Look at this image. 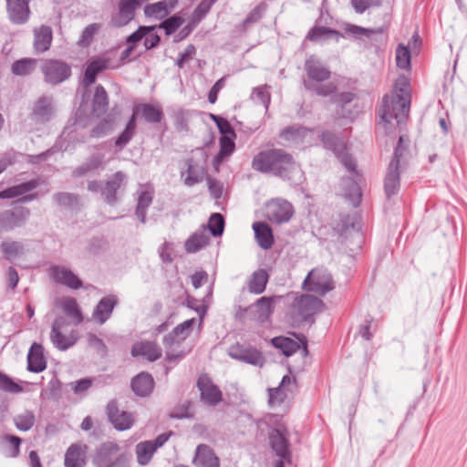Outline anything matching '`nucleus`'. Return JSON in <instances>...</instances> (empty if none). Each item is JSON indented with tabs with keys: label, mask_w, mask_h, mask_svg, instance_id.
<instances>
[{
	"label": "nucleus",
	"mask_w": 467,
	"mask_h": 467,
	"mask_svg": "<svg viewBox=\"0 0 467 467\" xmlns=\"http://www.w3.org/2000/svg\"><path fill=\"white\" fill-rule=\"evenodd\" d=\"M393 92L392 96H384L379 115L386 123L395 119L400 125L409 117L411 100L410 79L406 76H400L394 83Z\"/></svg>",
	"instance_id": "obj_1"
},
{
	"label": "nucleus",
	"mask_w": 467,
	"mask_h": 467,
	"mask_svg": "<svg viewBox=\"0 0 467 467\" xmlns=\"http://www.w3.org/2000/svg\"><path fill=\"white\" fill-rule=\"evenodd\" d=\"M321 140L325 147L331 150L347 171L352 174V177L343 179V183L346 188L345 195L351 199L353 202L359 203L361 200V192L358 179L360 175L356 169V161L347 152L344 141L334 132L329 130L322 132Z\"/></svg>",
	"instance_id": "obj_2"
},
{
	"label": "nucleus",
	"mask_w": 467,
	"mask_h": 467,
	"mask_svg": "<svg viewBox=\"0 0 467 467\" xmlns=\"http://www.w3.org/2000/svg\"><path fill=\"white\" fill-rule=\"evenodd\" d=\"M252 168L262 173H269L283 180H290L297 163L292 154L284 149H269L258 152L252 161Z\"/></svg>",
	"instance_id": "obj_3"
},
{
	"label": "nucleus",
	"mask_w": 467,
	"mask_h": 467,
	"mask_svg": "<svg viewBox=\"0 0 467 467\" xmlns=\"http://www.w3.org/2000/svg\"><path fill=\"white\" fill-rule=\"evenodd\" d=\"M304 69L306 78H304L303 85L309 92L327 98L337 90L335 83H324L330 78L331 71L316 56H310L305 61Z\"/></svg>",
	"instance_id": "obj_4"
},
{
	"label": "nucleus",
	"mask_w": 467,
	"mask_h": 467,
	"mask_svg": "<svg viewBox=\"0 0 467 467\" xmlns=\"http://www.w3.org/2000/svg\"><path fill=\"white\" fill-rule=\"evenodd\" d=\"M382 33L383 29L380 27L366 28L353 24H346L344 26V34L327 26H314L308 32L306 38L312 42L334 38L338 42L340 38L344 37H352L355 40H363L365 38L371 39L374 35Z\"/></svg>",
	"instance_id": "obj_5"
},
{
	"label": "nucleus",
	"mask_w": 467,
	"mask_h": 467,
	"mask_svg": "<svg viewBox=\"0 0 467 467\" xmlns=\"http://www.w3.org/2000/svg\"><path fill=\"white\" fill-rule=\"evenodd\" d=\"M291 302L288 306V314L294 322H314V316L322 311L324 303L321 299L298 293H290L286 296Z\"/></svg>",
	"instance_id": "obj_6"
},
{
	"label": "nucleus",
	"mask_w": 467,
	"mask_h": 467,
	"mask_svg": "<svg viewBox=\"0 0 467 467\" xmlns=\"http://www.w3.org/2000/svg\"><path fill=\"white\" fill-rule=\"evenodd\" d=\"M91 461L95 467H130V454L118 442L107 441L95 449Z\"/></svg>",
	"instance_id": "obj_7"
},
{
	"label": "nucleus",
	"mask_w": 467,
	"mask_h": 467,
	"mask_svg": "<svg viewBox=\"0 0 467 467\" xmlns=\"http://www.w3.org/2000/svg\"><path fill=\"white\" fill-rule=\"evenodd\" d=\"M407 147L403 145V136H400L394 150L393 157L389 164L384 180V191L388 199L396 195L400 188V168L404 161Z\"/></svg>",
	"instance_id": "obj_8"
},
{
	"label": "nucleus",
	"mask_w": 467,
	"mask_h": 467,
	"mask_svg": "<svg viewBox=\"0 0 467 467\" xmlns=\"http://www.w3.org/2000/svg\"><path fill=\"white\" fill-rule=\"evenodd\" d=\"M126 180L125 173L116 171L106 182L89 181L87 188L91 192H99L105 202L114 205L119 201V191L125 189Z\"/></svg>",
	"instance_id": "obj_9"
},
{
	"label": "nucleus",
	"mask_w": 467,
	"mask_h": 467,
	"mask_svg": "<svg viewBox=\"0 0 467 467\" xmlns=\"http://www.w3.org/2000/svg\"><path fill=\"white\" fill-rule=\"evenodd\" d=\"M46 83L57 86L67 80L72 74L71 67L60 59H46L41 66Z\"/></svg>",
	"instance_id": "obj_10"
},
{
	"label": "nucleus",
	"mask_w": 467,
	"mask_h": 467,
	"mask_svg": "<svg viewBox=\"0 0 467 467\" xmlns=\"http://www.w3.org/2000/svg\"><path fill=\"white\" fill-rule=\"evenodd\" d=\"M332 276L326 270L315 269L308 273L303 283L306 291L324 296L334 289Z\"/></svg>",
	"instance_id": "obj_11"
},
{
	"label": "nucleus",
	"mask_w": 467,
	"mask_h": 467,
	"mask_svg": "<svg viewBox=\"0 0 467 467\" xmlns=\"http://www.w3.org/2000/svg\"><path fill=\"white\" fill-rule=\"evenodd\" d=\"M170 436L171 433H161L154 440L143 441L137 443L135 446V453L138 464L140 466L149 464L154 453L159 448L164 445Z\"/></svg>",
	"instance_id": "obj_12"
},
{
	"label": "nucleus",
	"mask_w": 467,
	"mask_h": 467,
	"mask_svg": "<svg viewBox=\"0 0 467 467\" xmlns=\"http://www.w3.org/2000/svg\"><path fill=\"white\" fill-rule=\"evenodd\" d=\"M294 209L292 204L283 199H273L265 205L266 218L275 223L288 222L293 216Z\"/></svg>",
	"instance_id": "obj_13"
},
{
	"label": "nucleus",
	"mask_w": 467,
	"mask_h": 467,
	"mask_svg": "<svg viewBox=\"0 0 467 467\" xmlns=\"http://www.w3.org/2000/svg\"><path fill=\"white\" fill-rule=\"evenodd\" d=\"M30 216V210L24 206L0 213V229L5 232L23 226Z\"/></svg>",
	"instance_id": "obj_14"
},
{
	"label": "nucleus",
	"mask_w": 467,
	"mask_h": 467,
	"mask_svg": "<svg viewBox=\"0 0 467 467\" xmlns=\"http://www.w3.org/2000/svg\"><path fill=\"white\" fill-rule=\"evenodd\" d=\"M269 442L272 450L279 458L285 460L287 462H291L288 433L285 429H273L269 432Z\"/></svg>",
	"instance_id": "obj_15"
},
{
	"label": "nucleus",
	"mask_w": 467,
	"mask_h": 467,
	"mask_svg": "<svg viewBox=\"0 0 467 467\" xmlns=\"http://www.w3.org/2000/svg\"><path fill=\"white\" fill-rule=\"evenodd\" d=\"M107 414L109 420L118 431L129 430L134 423L132 414L127 411H120L116 400H110L108 403Z\"/></svg>",
	"instance_id": "obj_16"
},
{
	"label": "nucleus",
	"mask_w": 467,
	"mask_h": 467,
	"mask_svg": "<svg viewBox=\"0 0 467 467\" xmlns=\"http://www.w3.org/2000/svg\"><path fill=\"white\" fill-rule=\"evenodd\" d=\"M229 356L251 365L262 367L265 363V358L259 350L240 344H235L229 348Z\"/></svg>",
	"instance_id": "obj_17"
},
{
	"label": "nucleus",
	"mask_w": 467,
	"mask_h": 467,
	"mask_svg": "<svg viewBox=\"0 0 467 467\" xmlns=\"http://www.w3.org/2000/svg\"><path fill=\"white\" fill-rule=\"evenodd\" d=\"M297 338L300 342L295 341L290 337H275L272 339V344L276 348H279L285 357H290L300 348H302L303 356H307L308 349L306 337L302 335L301 337Z\"/></svg>",
	"instance_id": "obj_18"
},
{
	"label": "nucleus",
	"mask_w": 467,
	"mask_h": 467,
	"mask_svg": "<svg viewBox=\"0 0 467 467\" xmlns=\"http://www.w3.org/2000/svg\"><path fill=\"white\" fill-rule=\"evenodd\" d=\"M6 12L9 20L16 25H23L27 22L30 16V0H5Z\"/></svg>",
	"instance_id": "obj_19"
},
{
	"label": "nucleus",
	"mask_w": 467,
	"mask_h": 467,
	"mask_svg": "<svg viewBox=\"0 0 467 467\" xmlns=\"http://www.w3.org/2000/svg\"><path fill=\"white\" fill-rule=\"evenodd\" d=\"M139 5L140 0H120L118 12L111 18V26L121 27L128 25L134 18Z\"/></svg>",
	"instance_id": "obj_20"
},
{
	"label": "nucleus",
	"mask_w": 467,
	"mask_h": 467,
	"mask_svg": "<svg viewBox=\"0 0 467 467\" xmlns=\"http://www.w3.org/2000/svg\"><path fill=\"white\" fill-rule=\"evenodd\" d=\"M197 387L201 392L202 400L205 404L214 406L222 400V391L208 377L201 376L198 379Z\"/></svg>",
	"instance_id": "obj_21"
},
{
	"label": "nucleus",
	"mask_w": 467,
	"mask_h": 467,
	"mask_svg": "<svg viewBox=\"0 0 467 467\" xmlns=\"http://www.w3.org/2000/svg\"><path fill=\"white\" fill-rule=\"evenodd\" d=\"M53 98L50 96H42L34 103L31 119L37 123H46L49 121L53 116Z\"/></svg>",
	"instance_id": "obj_22"
},
{
	"label": "nucleus",
	"mask_w": 467,
	"mask_h": 467,
	"mask_svg": "<svg viewBox=\"0 0 467 467\" xmlns=\"http://www.w3.org/2000/svg\"><path fill=\"white\" fill-rule=\"evenodd\" d=\"M50 275L57 284L65 285L71 289L82 287V281L70 270L64 266L52 265Z\"/></svg>",
	"instance_id": "obj_23"
},
{
	"label": "nucleus",
	"mask_w": 467,
	"mask_h": 467,
	"mask_svg": "<svg viewBox=\"0 0 467 467\" xmlns=\"http://www.w3.org/2000/svg\"><path fill=\"white\" fill-rule=\"evenodd\" d=\"M118 304V298L114 295L102 297L95 306L92 318L99 325H103L109 319Z\"/></svg>",
	"instance_id": "obj_24"
},
{
	"label": "nucleus",
	"mask_w": 467,
	"mask_h": 467,
	"mask_svg": "<svg viewBox=\"0 0 467 467\" xmlns=\"http://www.w3.org/2000/svg\"><path fill=\"white\" fill-rule=\"evenodd\" d=\"M186 170L181 172L183 183L192 187L203 180L206 171L203 166L198 164L192 158L185 161Z\"/></svg>",
	"instance_id": "obj_25"
},
{
	"label": "nucleus",
	"mask_w": 467,
	"mask_h": 467,
	"mask_svg": "<svg viewBox=\"0 0 467 467\" xmlns=\"http://www.w3.org/2000/svg\"><path fill=\"white\" fill-rule=\"evenodd\" d=\"M266 5L260 3L254 7L246 16V17L238 25L234 26V31L239 35H245L251 27L264 17L266 11Z\"/></svg>",
	"instance_id": "obj_26"
},
{
	"label": "nucleus",
	"mask_w": 467,
	"mask_h": 467,
	"mask_svg": "<svg viewBox=\"0 0 467 467\" xmlns=\"http://www.w3.org/2000/svg\"><path fill=\"white\" fill-rule=\"evenodd\" d=\"M131 355L133 357H143L148 361H155L161 357V349L151 341H143L132 346Z\"/></svg>",
	"instance_id": "obj_27"
},
{
	"label": "nucleus",
	"mask_w": 467,
	"mask_h": 467,
	"mask_svg": "<svg viewBox=\"0 0 467 467\" xmlns=\"http://www.w3.org/2000/svg\"><path fill=\"white\" fill-rule=\"evenodd\" d=\"M109 59L100 57L89 60L84 72L83 85L89 87L94 84L98 74L109 67Z\"/></svg>",
	"instance_id": "obj_28"
},
{
	"label": "nucleus",
	"mask_w": 467,
	"mask_h": 467,
	"mask_svg": "<svg viewBox=\"0 0 467 467\" xmlns=\"http://www.w3.org/2000/svg\"><path fill=\"white\" fill-rule=\"evenodd\" d=\"M47 368V361L40 344L33 343L27 354V369L30 372L40 373Z\"/></svg>",
	"instance_id": "obj_29"
},
{
	"label": "nucleus",
	"mask_w": 467,
	"mask_h": 467,
	"mask_svg": "<svg viewBox=\"0 0 467 467\" xmlns=\"http://www.w3.org/2000/svg\"><path fill=\"white\" fill-rule=\"evenodd\" d=\"M133 114H135V116L140 114L146 122L150 124L160 123L164 117L161 107L154 106L150 103H140L136 105L133 108Z\"/></svg>",
	"instance_id": "obj_30"
},
{
	"label": "nucleus",
	"mask_w": 467,
	"mask_h": 467,
	"mask_svg": "<svg viewBox=\"0 0 467 467\" xmlns=\"http://www.w3.org/2000/svg\"><path fill=\"white\" fill-rule=\"evenodd\" d=\"M130 386L137 396L147 397L154 389V379L150 373L140 372L132 379Z\"/></svg>",
	"instance_id": "obj_31"
},
{
	"label": "nucleus",
	"mask_w": 467,
	"mask_h": 467,
	"mask_svg": "<svg viewBox=\"0 0 467 467\" xmlns=\"http://www.w3.org/2000/svg\"><path fill=\"white\" fill-rule=\"evenodd\" d=\"M193 462L197 467H220L219 458L213 450L206 444L197 446Z\"/></svg>",
	"instance_id": "obj_32"
},
{
	"label": "nucleus",
	"mask_w": 467,
	"mask_h": 467,
	"mask_svg": "<svg viewBox=\"0 0 467 467\" xmlns=\"http://www.w3.org/2000/svg\"><path fill=\"white\" fill-rule=\"evenodd\" d=\"M253 230L258 245L265 249H270L274 244V234L272 228L265 222L253 223Z\"/></svg>",
	"instance_id": "obj_33"
},
{
	"label": "nucleus",
	"mask_w": 467,
	"mask_h": 467,
	"mask_svg": "<svg viewBox=\"0 0 467 467\" xmlns=\"http://www.w3.org/2000/svg\"><path fill=\"white\" fill-rule=\"evenodd\" d=\"M34 48L36 53H44L49 49L52 42V29L48 26H41L34 31Z\"/></svg>",
	"instance_id": "obj_34"
},
{
	"label": "nucleus",
	"mask_w": 467,
	"mask_h": 467,
	"mask_svg": "<svg viewBox=\"0 0 467 467\" xmlns=\"http://www.w3.org/2000/svg\"><path fill=\"white\" fill-rule=\"evenodd\" d=\"M39 185L38 179H33L26 182L9 187L0 192V199H11L24 195L35 190Z\"/></svg>",
	"instance_id": "obj_35"
},
{
	"label": "nucleus",
	"mask_w": 467,
	"mask_h": 467,
	"mask_svg": "<svg viewBox=\"0 0 467 467\" xmlns=\"http://www.w3.org/2000/svg\"><path fill=\"white\" fill-rule=\"evenodd\" d=\"M109 97L102 85H98L92 99V111L98 117L104 115L108 111Z\"/></svg>",
	"instance_id": "obj_36"
},
{
	"label": "nucleus",
	"mask_w": 467,
	"mask_h": 467,
	"mask_svg": "<svg viewBox=\"0 0 467 467\" xmlns=\"http://www.w3.org/2000/svg\"><path fill=\"white\" fill-rule=\"evenodd\" d=\"M275 297L263 296L256 300L254 306L256 308L254 317L260 322H265L274 312Z\"/></svg>",
	"instance_id": "obj_37"
},
{
	"label": "nucleus",
	"mask_w": 467,
	"mask_h": 467,
	"mask_svg": "<svg viewBox=\"0 0 467 467\" xmlns=\"http://www.w3.org/2000/svg\"><path fill=\"white\" fill-rule=\"evenodd\" d=\"M65 467H84L86 464L81 446L71 444L65 454Z\"/></svg>",
	"instance_id": "obj_38"
},
{
	"label": "nucleus",
	"mask_w": 467,
	"mask_h": 467,
	"mask_svg": "<svg viewBox=\"0 0 467 467\" xmlns=\"http://www.w3.org/2000/svg\"><path fill=\"white\" fill-rule=\"evenodd\" d=\"M104 156L102 154H93L85 162L77 167L72 175L74 177H81L89 172L98 170L102 166Z\"/></svg>",
	"instance_id": "obj_39"
},
{
	"label": "nucleus",
	"mask_w": 467,
	"mask_h": 467,
	"mask_svg": "<svg viewBox=\"0 0 467 467\" xmlns=\"http://www.w3.org/2000/svg\"><path fill=\"white\" fill-rule=\"evenodd\" d=\"M335 230L341 236H347L351 231H358V220L355 214H342L335 226Z\"/></svg>",
	"instance_id": "obj_40"
},
{
	"label": "nucleus",
	"mask_w": 467,
	"mask_h": 467,
	"mask_svg": "<svg viewBox=\"0 0 467 467\" xmlns=\"http://www.w3.org/2000/svg\"><path fill=\"white\" fill-rule=\"evenodd\" d=\"M234 138L233 136H222L219 140L220 150L214 156L213 162L219 164L229 157L235 150Z\"/></svg>",
	"instance_id": "obj_41"
},
{
	"label": "nucleus",
	"mask_w": 467,
	"mask_h": 467,
	"mask_svg": "<svg viewBox=\"0 0 467 467\" xmlns=\"http://www.w3.org/2000/svg\"><path fill=\"white\" fill-rule=\"evenodd\" d=\"M268 279L269 275L265 269L254 271L249 282V291L256 295L262 294L265 290Z\"/></svg>",
	"instance_id": "obj_42"
},
{
	"label": "nucleus",
	"mask_w": 467,
	"mask_h": 467,
	"mask_svg": "<svg viewBox=\"0 0 467 467\" xmlns=\"http://www.w3.org/2000/svg\"><path fill=\"white\" fill-rule=\"evenodd\" d=\"M62 309L67 317L73 319L75 325L78 326L83 322L84 317L81 309L75 298L68 297L65 299L62 303Z\"/></svg>",
	"instance_id": "obj_43"
},
{
	"label": "nucleus",
	"mask_w": 467,
	"mask_h": 467,
	"mask_svg": "<svg viewBox=\"0 0 467 467\" xmlns=\"http://www.w3.org/2000/svg\"><path fill=\"white\" fill-rule=\"evenodd\" d=\"M153 200V193L150 191L144 190L139 194L137 200L136 215L139 220L144 223L146 222V212Z\"/></svg>",
	"instance_id": "obj_44"
},
{
	"label": "nucleus",
	"mask_w": 467,
	"mask_h": 467,
	"mask_svg": "<svg viewBox=\"0 0 467 467\" xmlns=\"http://www.w3.org/2000/svg\"><path fill=\"white\" fill-rule=\"evenodd\" d=\"M37 60L36 58H22L15 61L11 67V72L15 76H27L31 74L36 66Z\"/></svg>",
	"instance_id": "obj_45"
},
{
	"label": "nucleus",
	"mask_w": 467,
	"mask_h": 467,
	"mask_svg": "<svg viewBox=\"0 0 467 467\" xmlns=\"http://www.w3.org/2000/svg\"><path fill=\"white\" fill-rule=\"evenodd\" d=\"M50 340L56 348L62 351L68 349L76 343V338L63 335L61 329H51Z\"/></svg>",
	"instance_id": "obj_46"
},
{
	"label": "nucleus",
	"mask_w": 467,
	"mask_h": 467,
	"mask_svg": "<svg viewBox=\"0 0 467 467\" xmlns=\"http://www.w3.org/2000/svg\"><path fill=\"white\" fill-rule=\"evenodd\" d=\"M136 117L132 114L128 120L124 130L119 134L115 141V145L119 148L125 147L133 138L136 130Z\"/></svg>",
	"instance_id": "obj_47"
},
{
	"label": "nucleus",
	"mask_w": 467,
	"mask_h": 467,
	"mask_svg": "<svg viewBox=\"0 0 467 467\" xmlns=\"http://www.w3.org/2000/svg\"><path fill=\"white\" fill-rule=\"evenodd\" d=\"M209 243V237L203 234L195 233L192 234L185 242L184 247L187 253H196Z\"/></svg>",
	"instance_id": "obj_48"
},
{
	"label": "nucleus",
	"mask_w": 467,
	"mask_h": 467,
	"mask_svg": "<svg viewBox=\"0 0 467 467\" xmlns=\"http://www.w3.org/2000/svg\"><path fill=\"white\" fill-rule=\"evenodd\" d=\"M308 130L302 126H288L283 129L279 137L287 141H298L307 133Z\"/></svg>",
	"instance_id": "obj_49"
},
{
	"label": "nucleus",
	"mask_w": 467,
	"mask_h": 467,
	"mask_svg": "<svg viewBox=\"0 0 467 467\" xmlns=\"http://www.w3.org/2000/svg\"><path fill=\"white\" fill-rule=\"evenodd\" d=\"M146 16L163 18L169 14L168 2L165 0L147 5L144 8Z\"/></svg>",
	"instance_id": "obj_50"
},
{
	"label": "nucleus",
	"mask_w": 467,
	"mask_h": 467,
	"mask_svg": "<svg viewBox=\"0 0 467 467\" xmlns=\"http://www.w3.org/2000/svg\"><path fill=\"white\" fill-rule=\"evenodd\" d=\"M35 421V415L30 410H26L14 418L16 427L22 431H29L34 426Z\"/></svg>",
	"instance_id": "obj_51"
},
{
	"label": "nucleus",
	"mask_w": 467,
	"mask_h": 467,
	"mask_svg": "<svg viewBox=\"0 0 467 467\" xmlns=\"http://www.w3.org/2000/svg\"><path fill=\"white\" fill-rule=\"evenodd\" d=\"M53 198L57 205L64 208L74 209L78 205V196L74 193L57 192Z\"/></svg>",
	"instance_id": "obj_52"
},
{
	"label": "nucleus",
	"mask_w": 467,
	"mask_h": 467,
	"mask_svg": "<svg viewBox=\"0 0 467 467\" xmlns=\"http://www.w3.org/2000/svg\"><path fill=\"white\" fill-rule=\"evenodd\" d=\"M410 61L411 56L410 49L402 44H400L396 49V63L398 67L410 70L411 67Z\"/></svg>",
	"instance_id": "obj_53"
},
{
	"label": "nucleus",
	"mask_w": 467,
	"mask_h": 467,
	"mask_svg": "<svg viewBox=\"0 0 467 467\" xmlns=\"http://www.w3.org/2000/svg\"><path fill=\"white\" fill-rule=\"evenodd\" d=\"M183 22L184 19L182 16L174 15L162 21L159 26H155L156 28L163 29L167 36H171L175 33L179 27H181Z\"/></svg>",
	"instance_id": "obj_54"
},
{
	"label": "nucleus",
	"mask_w": 467,
	"mask_h": 467,
	"mask_svg": "<svg viewBox=\"0 0 467 467\" xmlns=\"http://www.w3.org/2000/svg\"><path fill=\"white\" fill-rule=\"evenodd\" d=\"M0 390L7 393L17 394L23 391V388L20 384L15 382L8 375L0 371Z\"/></svg>",
	"instance_id": "obj_55"
},
{
	"label": "nucleus",
	"mask_w": 467,
	"mask_h": 467,
	"mask_svg": "<svg viewBox=\"0 0 467 467\" xmlns=\"http://www.w3.org/2000/svg\"><path fill=\"white\" fill-rule=\"evenodd\" d=\"M251 99L255 103L262 104L267 110L271 101L270 93L267 91V86H259L253 89Z\"/></svg>",
	"instance_id": "obj_56"
},
{
	"label": "nucleus",
	"mask_w": 467,
	"mask_h": 467,
	"mask_svg": "<svg viewBox=\"0 0 467 467\" xmlns=\"http://www.w3.org/2000/svg\"><path fill=\"white\" fill-rule=\"evenodd\" d=\"M224 223L223 216L219 213H214L210 216L208 228L214 237L221 236L223 234Z\"/></svg>",
	"instance_id": "obj_57"
},
{
	"label": "nucleus",
	"mask_w": 467,
	"mask_h": 467,
	"mask_svg": "<svg viewBox=\"0 0 467 467\" xmlns=\"http://www.w3.org/2000/svg\"><path fill=\"white\" fill-rule=\"evenodd\" d=\"M100 27L101 26L98 23H92L87 26L82 31L81 36L78 42V46L83 47H88Z\"/></svg>",
	"instance_id": "obj_58"
},
{
	"label": "nucleus",
	"mask_w": 467,
	"mask_h": 467,
	"mask_svg": "<svg viewBox=\"0 0 467 467\" xmlns=\"http://www.w3.org/2000/svg\"><path fill=\"white\" fill-rule=\"evenodd\" d=\"M216 1L217 0H202L193 11V23L195 24L201 22L210 12L212 6L215 4Z\"/></svg>",
	"instance_id": "obj_59"
},
{
	"label": "nucleus",
	"mask_w": 467,
	"mask_h": 467,
	"mask_svg": "<svg viewBox=\"0 0 467 467\" xmlns=\"http://www.w3.org/2000/svg\"><path fill=\"white\" fill-rule=\"evenodd\" d=\"M211 118L215 122L222 136L236 137L234 130L226 119L213 114L211 115Z\"/></svg>",
	"instance_id": "obj_60"
},
{
	"label": "nucleus",
	"mask_w": 467,
	"mask_h": 467,
	"mask_svg": "<svg viewBox=\"0 0 467 467\" xmlns=\"http://www.w3.org/2000/svg\"><path fill=\"white\" fill-rule=\"evenodd\" d=\"M330 98L331 103L337 105L339 108L344 109V107L352 102L356 99V94L353 92H341L337 93V91L332 94V96H328Z\"/></svg>",
	"instance_id": "obj_61"
},
{
	"label": "nucleus",
	"mask_w": 467,
	"mask_h": 467,
	"mask_svg": "<svg viewBox=\"0 0 467 467\" xmlns=\"http://www.w3.org/2000/svg\"><path fill=\"white\" fill-rule=\"evenodd\" d=\"M269 400L268 402L270 405H280L287 398V393L285 389L278 386L276 388L268 389Z\"/></svg>",
	"instance_id": "obj_62"
},
{
	"label": "nucleus",
	"mask_w": 467,
	"mask_h": 467,
	"mask_svg": "<svg viewBox=\"0 0 467 467\" xmlns=\"http://www.w3.org/2000/svg\"><path fill=\"white\" fill-rule=\"evenodd\" d=\"M156 29V26H140L139 28L130 34L127 38V44L128 45H133L135 46L136 43L140 41L146 35L150 33L151 31H154Z\"/></svg>",
	"instance_id": "obj_63"
},
{
	"label": "nucleus",
	"mask_w": 467,
	"mask_h": 467,
	"mask_svg": "<svg viewBox=\"0 0 467 467\" xmlns=\"http://www.w3.org/2000/svg\"><path fill=\"white\" fill-rule=\"evenodd\" d=\"M23 244L19 242H4L1 244V249L6 257L16 256L22 253Z\"/></svg>",
	"instance_id": "obj_64"
}]
</instances>
